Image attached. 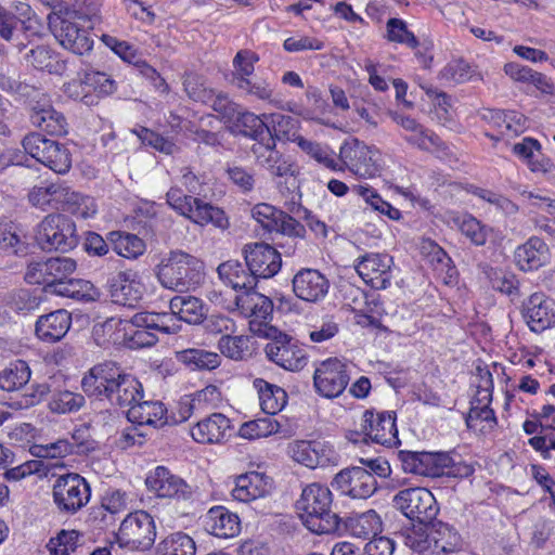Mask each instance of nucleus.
I'll return each mask as SVG.
<instances>
[{
  "mask_svg": "<svg viewBox=\"0 0 555 555\" xmlns=\"http://www.w3.org/2000/svg\"><path fill=\"white\" fill-rule=\"evenodd\" d=\"M28 243L17 233L12 222H0V250L8 256H25L28 253Z\"/></svg>",
  "mask_w": 555,
  "mask_h": 555,
  "instance_id": "a18cd8bd",
  "label": "nucleus"
},
{
  "mask_svg": "<svg viewBox=\"0 0 555 555\" xmlns=\"http://www.w3.org/2000/svg\"><path fill=\"white\" fill-rule=\"evenodd\" d=\"M358 194L369 204L373 210L387 216L391 220H398L401 217L399 209L392 207L388 202L384 201L380 195L367 186H358Z\"/></svg>",
  "mask_w": 555,
  "mask_h": 555,
  "instance_id": "e2e57ef3",
  "label": "nucleus"
},
{
  "mask_svg": "<svg viewBox=\"0 0 555 555\" xmlns=\"http://www.w3.org/2000/svg\"><path fill=\"white\" fill-rule=\"evenodd\" d=\"M76 269L77 263L73 258L51 257L29 262L24 280L28 284L43 285L46 292L54 294L60 284L73 275Z\"/></svg>",
  "mask_w": 555,
  "mask_h": 555,
  "instance_id": "423d86ee",
  "label": "nucleus"
},
{
  "mask_svg": "<svg viewBox=\"0 0 555 555\" xmlns=\"http://www.w3.org/2000/svg\"><path fill=\"white\" fill-rule=\"evenodd\" d=\"M70 324V313L64 309H60L41 315L36 322L35 332L40 340L55 343L66 335Z\"/></svg>",
  "mask_w": 555,
  "mask_h": 555,
  "instance_id": "b1692460",
  "label": "nucleus"
},
{
  "mask_svg": "<svg viewBox=\"0 0 555 555\" xmlns=\"http://www.w3.org/2000/svg\"><path fill=\"white\" fill-rule=\"evenodd\" d=\"M246 267L258 279L274 276L282 267L281 254L267 243L247 244L243 248Z\"/></svg>",
  "mask_w": 555,
  "mask_h": 555,
  "instance_id": "4468645a",
  "label": "nucleus"
},
{
  "mask_svg": "<svg viewBox=\"0 0 555 555\" xmlns=\"http://www.w3.org/2000/svg\"><path fill=\"white\" fill-rule=\"evenodd\" d=\"M364 434L363 441L372 442L391 448L400 443L396 426V414L393 412H374L366 410L363 413Z\"/></svg>",
  "mask_w": 555,
  "mask_h": 555,
  "instance_id": "ddd939ff",
  "label": "nucleus"
},
{
  "mask_svg": "<svg viewBox=\"0 0 555 555\" xmlns=\"http://www.w3.org/2000/svg\"><path fill=\"white\" fill-rule=\"evenodd\" d=\"M54 140L48 139L44 135L33 132L27 134L22 145L27 154H29L36 160L42 163L43 158H47L49 149L52 146Z\"/></svg>",
  "mask_w": 555,
  "mask_h": 555,
  "instance_id": "774afa93",
  "label": "nucleus"
},
{
  "mask_svg": "<svg viewBox=\"0 0 555 555\" xmlns=\"http://www.w3.org/2000/svg\"><path fill=\"white\" fill-rule=\"evenodd\" d=\"M88 88L98 92L100 95H109L116 90V82L107 74L98 70H86L79 82H72L67 85L66 92L70 96L79 98L80 93L78 88Z\"/></svg>",
  "mask_w": 555,
  "mask_h": 555,
  "instance_id": "473e14b6",
  "label": "nucleus"
},
{
  "mask_svg": "<svg viewBox=\"0 0 555 555\" xmlns=\"http://www.w3.org/2000/svg\"><path fill=\"white\" fill-rule=\"evenodd\" d=\"M387 39L391 42L404 43L408 47L415 49L418 46V40L408 29L404 21L400 18H389L386 24Z\"/></svg>",
  "mask_w": 555,
  "mask_h": 555,
  "instance_id": "338daca9",
  "label": "nucleus"
},
{
  "mask_svg": "<svg viewBox=\"0 0 555 555\" xmlns=\"http://www.w3.org/2000/svg\"><path fill=\"white\" fill-rule=\"evenodd\" d=\"M183 87L191 100L203 104L209 103V94L212 89L206 86V81L202 76L194 73L185 74Z\"/></svg>",
  "mask_w": 555,
  "mask_h": 555,
  "instance_id": "69168bd1",
  "label": "nucleus"
},
{
  "mask_svg": "<svg viewBox=\"0 0 555 555\" xmlns=\"http://www.w3.org/2000/svg\"><path fill=\"white\" fill-rule=\"evenodd\" d=\"M254 386L258 390L261 410L268 415L280 412L287 402L286 391L262 378H256Z\"/></svg>",
  "mask_w": 555,
  "mask_h": 555,
  "instance_id": "e433bc0d",
  "label": "nucleus"
},
{
  "mask_svg": "<svg viewBox=\"0 0 555 555\" xmlns=\"http://www.w3.org/2000/svg\"><path fill=\"white\" fill-rule=\"evenodd\" d=\"M429 540L431 541V551L434 554L451 553L460 543V535L455 529L444 522L438 521L430 524Z\"/></svg>",
  "mask_w": 555,
  "mask_h": 555,
  "instance_id": "79ce46f5",
  "label": "nucleus"
},
{
  "mask_svg": "<svg viewBox=\"0 0 555 555\" xmlns=\"http://www.w3.org/2000/svg\"><path fill=\"white\" fill-rule=\"evenodd\" d=\"M341 528L356 538H375L377 532L380 531L382 520L375 511L370 509L364 513L349 516L344 525H341Z\"/></svg>",
  "mask_w": 555,
  "mask_h": 555,
  "instance_id": "f704fd0d",
  "label": "nucleus"
},
{
  "mask_svg": "<svg viewBox=\"0 0 555 555\" xmlns=\"http://www.w3.org/2000/svg\"><path fill=\"white\" fill-rule=\"evenodd\" d=\"M204 526L207 532L223 539L236 537L241 532L238 516L223 506L211 507L204 518Z\"/></svg>",
  "mask_w": 555,
  "mask_h": 555,
  "instance_id": "5701e85b",
  "label": "nucleus"
},
{
  "mask_svg": "<svg viewBox=\"0 0 555 555\" xmlns=\"http://www.w3.org/2000/svg\"><path fill=\"white\" fill-rule=\"evenodd\" d=\"M190 220L201 225L211 223L222 230L229 227V219L225 212L221 208L206 203L201 198L195 202V207L192 215H190Z\"/></svg>",
  "mask_w": 555,
  "mask_h": 555,
  "instance_id": "c03bdc74",
  "label": "nucleus"
},
{
  "mask_svg": "<svg viewBox=\"0 0 555 555\" xmlns=\"http://www.w3.org/2000/svg\"><path fill=\"white\" fill-rule=\"evenodd\" d=\"M56 205L57 208H61L63 211L82 219L91 218L96 214L94 198L76 192L63 184H61V190L59 194H56Z\"/></svg>",
  "mask_w": 555,
  "mask_h": 555,
  "instance_id": "393cba45",
  "label": "nucleus"
},
{
  "mask_svg": "<svg viewBox=\"0 0 555 555\" xmlns=\"http://www.w3.org/2000/svg\"><path fill=\"white\" fill-rule=\"evenodd\" d=\"M250 151L256 164L269 171L272 177L285 179L294 177L295 165L276 150V143L272 137L261 143H254Z\"/></svg>",
  "mask_w": 555,
  "mask_h": 555,
  "instance_id": "dca6fc26",
  "label": "nucleus"
},
{
  "mask_svg": "<svg viewBox=\"0 0 555 555\" xmlns=\"http://www.w3.org/2000/svg\"><path fill=\"white\" fill-rule=\"evenodd\" d=\"M293 292L297 298L307 302L322 300L330 288L327 278L319 270L304 268L292 280Z\"/></svg>",
  "mask_w": 555,
  "mask_h": 555,
  "instance_id": "a211bd4d",
  "label": "nucleus"
},
{
  "mask_svg": "<svg viewBox=\"0 0 555 555\" xmlns=\"http://www.w3.org/2000/svg\"><path fill=\"white\" fill-rule=\"evenodd\" d=\"M159 315L156 313L139 312L135 313L129 321L118 320L119 325H124L125 331L142 330V328H157L164 333H175L177 327H170L164 322L158 323Z\"/></svg>",
  "mask_w": 555,
  "mask_h": 555,
  "instance_id": "864d4df0",
  "label": "nucleus"
},
{
  "mask_svg": "<svg viewBox=\"0 0 555 555\" xmlns=\"http://www.w3.org/2000/svg\"><path fill=\"white\" fill-rule=\"evenodd\" d=\"M465 422L469 429L487 433L495 427L496 417L494 411L490 406L476 405L475 402H472V406Z\"/></svg>",
  "mask_w": 555,
  "mask_h": 555,
  "instance_id": "3c124183",
  "label": "nucleus"
},
{
  "mask_svg": "<svg viewBox=\"0 0 555 555\" xmlns=\"http://www.w3.org/2000/svg\"><path fill=\"white\" fill-rule=\"evenodd\" d=\"M217 272L220 280L235 291L244 289L245 293H249L257 285L256 278L249 268L246 269L238 260H228L220 263Z\"/></svg>",
  "mask_w": 555,
  "mask_h": 555,
  "instance_id": "c756f323",
  "label": "nucleus"
},
{
  "mask_svg": "<svg viewBox=\"0 0 555 555\" xmlns=\"http://www.w3.org/2000/svg\"><path fill=\"white\" fill-rule=\"evenodd\" d=\"M83 404L82 395L64 390L53 395L49 408L54 413L65 414L78 411Z\"/></svg>",
  "mask_w": 555,
  "mask_h": 555,
  "instance_id": "052dcab7",
  "label": "nucleus"
},
{
  "mask_svg": "<svg viewBox=\"0 0 555 555\" xmlns=\"http://www.w3.org/2000/svg\"><path fill=\"white\" fill-rule=\"evenodd\" d=\"M154 518L145 511L129 513L119 526L116 541L120 547L150 550L156 539Z\"/></svg>",
  "mask_w": 555,
  "mask_h": 555,
  "instance_id": "0eeeda50",
  "label": "nucleus"
},
{
  "mask_svg": "<svg viewBox=\"0 0 555 555\" xmlns=\"http://www.w3.org/2000/svg\"><path fill=\"white\" fill-rule=\"evenodd\" d=\"M331 490L321 483L307 485L295 507L304 525L313 533L330 534L341 530V519L332 511Z\"/></svg>",
  "mask_w": 555,
  "mask_h": 555,
  "instance_id": "f03ea898",
  "label": "nucleus"
},
{
  "mask_svg": "<svg viewBox=\"0 0 555 555\" xmlns=\"http://www.w3.org/2000/svg\"><path fill=\"white\" fill-rule=\"evenodd\" d=\"M154 273L163 287L184 293L204 283L205 263L189 253L176 249L160 259Z\"/></svg>",
  "mask_w": 555,
  "mask_h": 555,
  "instance_id": "7ed1b4c3",
  "label": "nucleus"
},
{
  "mask_svg": "<svg viewBox=\"0 0 555 555\" xmlns=\"http://www.w3.org/2000/svg\"><path fill=\"white\" fill-rule=\"evenodd\" d=\"M297 145L306 152L310 157L322 164L326 168L336 170L337 162L333 156V152L318 142L309 141L304 137L299 139Z\"/></svg>",
  "mask_w": 555,
  "mask_h": 555,
  "instance_id": "0e129e2a",
  "label": "nucleus"
},
{
  "mask_svg": "<svg viewBox=\"0 0 555 555\" xmlns=\"http://www.w3.org/2000/svg\"><path fill=\"white\" fill-rule=\"evenodd\" d=\"M42 163L56 173H66L72 167V154L62 143L54 141Z\"/></svg>",
  "mask_w": 555,
  "mask_h": 555,
  "instance_id": "6e6d98bb",
  "label": "nucleus"
},
{
  "mask_svg": "<svg viewBox=\"0 0 555 555\" xmlns=\"http://www.w3.org/2000/svg\"><path fill=\"white\" fill-rule=\"evenodd\" d=\"M36 241L42 250L66 253L79 242L75 222L66 215L50 214L38 224Z\"/></svg>",
  "mask_w": 555,
  "mask_h": 555,
  "instance_id": "39448f33",
  "label": "nucleus"
},
{
  "mask_svg": "<svg viewBox=\"0 0 555 555\" xmlns=\"http://www.w3.org/2000/svg\"><path fill=\"white\" fill-rule=\"evenodd\" d=\"M392 257L388 254H365L358 258L356 270L375 289H386L392 279Z\"/></svg>",
  "mask_w": 555,
  "mask_h": 555,
  "instance_id": "2eb2a0df",
  "label": "nucleus"
},
{
  "mask_svg": "<svg viewBox=\"0 0 555 555\" xmlns=\"http://www.w3.org/2000/svg\"><path fill=\"white\" fill-rule=\"evenodd\" d=\"M107 288L112 301L124 307L134 308L143 297V286L131 270L112 275L107 280Z\"/></svg>",
  "mask_w": 555,
  "mask_h": 555,
  "instance_id": "f3484780",
  "label": "nucleus"
},
{
  "mask_svg": "<svg viewBox=\"0 0 555 555\" xmlns=\"http://www.w3.org/2000/svg\"><path fill=\"white\" fill-rule=\"evenodd\" d=\"M169 308L173 315L189 324H199L206 315L203 301L190 295L175 296L169 302Z\"/></svg>",
  "mask_w": 555,
  "mask_h": 555,
  "instance_id": "c9c22d12",
  "label": "nucleus"
},
{
  "mask_svg": "<svg viewBox=\"0 0 555 555\" xmlns=\"http://www.w3.org/2000/svg\"><path fill=\"white\" fill-rule=\"evenodd\" d=\"M504 73L514 81L534 86L542 93L552 94L554 91V85L550 78L519 63H506Z\"/></svg>",
  "mask_w": 555,
  "mask_h": 555,
  "instance_id": "72a5a7b5",
  "label": "nucleus"
},
{
  "mask_svg": "<svg viewBox=\"0 0 555 555\" xmlns=\"http://www.w3.org/2000/svg\"><path fill=\"white\" fill-rule=\"evenodd\" d=\"M52 496L61 513L74 515L90 501L91 488L82 476L68 473L56 478Z\"/></svg>",
  "mask_w": 555,
  "mask_h": 555,
  "instance_id": "1a4fd4ad",
  "label": "nucleus"
},
{
  "mask_svg": "<svg viewBox=\"0 0 555 555\" xmlns=\"http://www.w3.org/2000/svg\"><path fill=\"white\" fill-rule=\"evenodd\" d=\"M54 295L90 301L95 299L98 292L91 282L82 279H74L70 275L60 284Z\"/></svg>",
  "mask_w": 555,
  "mask_h": 555,
  "instance_id": "49530a36",
  "label": "nucleus"
},
{
  "mask_svg": "<svg viewBox=\"0 0 555 555\" xmlns=\"http://www.w3.org/2000/svg\"><path fill=\"white\" fill-rule=\"evenodd\" d=\"M166 413L167 409L159 401L139 400V402L127 410V418L132 424H138L139 426L150 425L158 427L169 423Z\"/></svg>",
  "mask_w": 555,
  "mask_h": 555,
  "instance_id": "c85d7f7f",
  "label": "nucleus"
},
{
  "mask_svg": "<svg viewBox=\"0 0 555 555\" xmlns=\"http://www.w3.org/2000/svg\"><path fill=\"white\" fill-rule=\"evenodd\" d=\"M81 388L89 397L128 410L143 398L142 384L115 362L94 365L82 378Z\"/></svg>",
  "mask_w": 555,
  "mask_h": 555,
  "instance_id": "f257e3e1",
  "label": "nucleus"
},
{
  "mask_svg": "<svg viewBox=\"0 0 555 555\" xmlns=\"http://www.w3.org/2000/svg\"><path fill=\"white\" fill-rule=\"evenodd\" d=\"M107 240L113 250L127 259H137L146 248L141 237L128 232L112 231L107 234Z\"/></svg>",
  "mask_w": 555,
  "mask_h": 555,
  "instance_id": "58836bf2",
  "label": "nucleus"
},
{
  "mask_svg": "<svg viewBox=\"0 0 555 555\" xmlns=\"http://www.w3.org/2000/svg\"><path fill=\"white\" fill-rule=\"evenodd\" d=\"M0 89L7 93L30 96L35 88L20 80V75L14 68H2L0 72Z\"/></svg>",
  "mask_w": 555,
  "mask_h": 555,
  "instance_id": "680f3d73",
  "label": "nucleus"
},
{
  "mask_svg": "<svg viewBox=\"0 0 555 555\" xmlns=\"http://www.w3.org/2000/svg\"><path fill=\"white\" fill-rule=\"evenodd\" d=\"M220 352L234 361H242L251 354L249 350V338L244 335H222L218 341Z\"/></svg>",
  "mask_w": 555,
  "mask_h": 555,
  "instance_id": "09e8293b",
  "label": "nucleus"
},
{
  "mask_svg": "<svg viewBox=\"0 0 555 555\" xmlns=\"http://www.w3.org/2000/svg\"><path fill=\"white\" fill-rule=\"evenodd\" d=\"M392 502L405 517L423 526H429L439 513L436 498L423 487L400 490Z\"/></svg>",
  "mask_w": 555,
  "mask_h": 555,
  "instance_id": "6e6552de",
  "label": "nucleus"
},
{
  "mask_svg": "<svg viewBox=\"0 0 555 555\" xmlns=\"http://www.w3.org/2000/svg\"><path fill=\"white\" fill-rule=\"evenodd\" d=\"M332 487L352 499H367L377 490V481L366 468L351 466L336 474Z\"/></svg>",
  "mask_w": 555,
  "mask_h": 555,
  "instance_id": "9b49d317",
  "label": "nucleus"
},
{
  "mask_svg": "<svg viewBox=\"0 0 555 555\" xmlns=\"http://www.w3.org/2000/svg\"><path fill=\"white\" fill-rule=\"evenodd\" d=\"M404 140L417 149L430 153L444 151L447 149L438 135L425 129L423 126H421L418 130L411 132V134L405 135Z\"/></svg>",
  "mask_w": 555,
  "mask_h": 555,
  "instance_id": "13d9d810",
  "label": "nucleus"
},
{
  "mask_svg": "<svg viewBox=\"0 0 555 555\" xmlns=\"http://www.w3.org/2000/svg\"><path fill=\"white\" fill-rule=\"evenodd\" d=\"M297 120L291 116L282 114L271 115L270 128L271 135L276 143L279 141H292L298 143L302 138L297 130Z\"/></svg>",
  "mask_w": 555,
  "mask_h": 555,
  "instance_id": "8fccbe9b",
  "label": "nucleus"
},
{
  "mask_svg": "<svg viewBox=\"0 0 555 555\" xmlns=\"http://www.w3.org/2000/svg\"><path fill=\"white\" fill-rule=\"evenodd\" d=\"M554 307V301L542 293H534L527 299L522 315L532 332L541 333L555 324Z\"/></svg>",
  "mask_w": 555,
  "mask_h": 555,
  "instance_id": "6ab92c4d",
  "label": "nucleus"
},
{
  "mask_svg": "<svg viewBox=\"0 0 555 555\" xmlns=\"http://www.w3.org/2000/svg\"><path fill=\"white\" fill-rule=\"evenodd\" d=\"M461 233L470 240L476 246H482L488 238L485 225L472 215H464L454 219Z\"/></svg>",
  "mask_w": 555,
  "mask_h": 555,
  "instance_id": "4d7b16f0",
  "label": "nucleus"
},
{
  "mask_svg": "<svg viewBox=\"0 0 555 555\" xmlns=\"http://www.w3.org/2000/svg\"><path fill=\"white\" fill-rule=\"evenodd\" d=\"M250 331L270 341L264 347L267 358L287 371H299L307 364V356L297 341L270 324L251 322Z\"/></svg>",
  "mask_w": 555,
  "mask_h": 555,
  "instance_id": "20e7f679",
  "label": "nucleus"
},
{
  "mask_svg": "<svg viewBox=\"0 0 555 555\" xmlns=\"http://www.w3.org/2000/svg\"><path fill=\"white\" fill-rule=\"evenodd\" d=\"M176 358L191 370L217 369L221 363V358L217 352L203 348H190L176 352Z\"/></svg>",
  "mask_w": 555,
  "mask_h": 555,
  "instance_id": "ea45409f",
  "label": "nucleus"
},
{
  "mask_svg": "<svg viewBox=\"0 0 555 555\" xmlns=\"http://www.w3.org/2000/svg\"><path fill=\"white\" fill-rule=\"evenodd\" d=\"M453 459L447 452H417V475L440 477L450 472Z\"/></svg>",
  "mask_w": 555,
  "mask_h": 555,
  "instance_id": "a19ab883",
  "label": "nucleus"
},
{
  "mask_svg": "<svg viewBox=\"0 0 555 555\" xmlns=\"http://www.w3.org/2000/svg\"><path fill=\"white\" fill-rule=\"evenodd\" d=\"M235 305L242 312L253 319L249 322L269 324L267 320L273 311V304L270 298L263 296L254 289L235 297Z\"/></svg>",
  "mask_w": 555,
  "mask_h": 555,
  "instance_id": "7c9ffc66",
  "label": "nucleus"
},
{
  "mask_svg": "<svg viewBox=\"0 0 555 555\" xmlns=\"http://www.w3.org/2000/svg\"><path fill=\"white\" fill-rule=\"evenodd\" d=\"M349 375L346 364L333 358L322 361L313 374V385L317 392L325 398L338 397L347 387Z\"/></svg>",
  "mask_w": 555,
  "mask_h": 555,
  "instance_id": "f8f14e48",
  "label": "nucleus"
},
{
  "mask_svg": "<svg viewBox=\"0 0 555 555\" xmlns=\"http://www.w3.org/2000/svg\"><path fill=\"white\" fill-rule=\"evenodd\" d=\"M230 122L241 134L253 139L255 143H261L272 137L270 126L260 116L242 111L241 107Z\"/></svg>",
  "mask_w": 555,
  "mask_h": 555,
  "instance_id": "2f4dec72",
  "label": "nucleus"
},
{
  "mask_svg": "<svg viewBox=\"0 0 555 555\" xmlns=\"http://www.w3.org/2000/svg\"><path fill=\"white\" fill-rule=\"evenodd\" d=\"M50 30L62 47L75 54L83 55L92 50L93 38L89 30L80 27L76 21H69Z\"/></svg>",
  "mask_w": 555,
  "mask_h": 555,
  "instance_id": "412c9836",
  "label": "nucleus"
},
{
  "mask_svg": "<svg viewBox=\"0 0 555 555\" xmlns=\"http://www.w3.org/2000/svg\"><path fill=\"white\" fill-rule=\"evenodd\" d=\"M280 424L271 416L244 423L238 430L242 438L256 439L268 437L279 430Z\"/></svg>",
  "mask_w": 555,
  "mask_h": 555,
  "instance_id": "5fc2aeb1",
  "label": "nucleus"
},
{
  "mask_svg": "<svg viewBox=\"0 0 555 555\" xmlns=\"http://www.w3.org/2000/svg\"><path fill=\"white\" fill-rule=\"evenodd\" d=\"M238 90L261 101L272 102L274 89L270 81L262 78L238 77L233 83Z\"/></svg>",
  "mask_w": 555,
  "mask_h": 555,
  "instance_id": "603ef678",
  "label": "nucleus"
},
{
  "mask_svg": "<svg viewBox=\"0 0 555 555\" xmlns=\"http://www.w3.org/2000/svg\"><path fill=\"white\" fill-rule=\"evenodd\" d=\"M442 79L454 83H463L473 80L475 77L480 79L475 69L463 60H453L449 62L440 72Z\"/></svg>",
  "mask_w": 555,
  "mask_h": 555,
  "instance_id": "bf43d9fd",
  "label": "nucleus"
},
{
  "mask_svg": "<svg viewBox=\"0 0 555 555\" xmlns=\"http://www.w3.org/2000/svg\"><path fill=\"white\" fill-rule=\"evenodd\" d=\"M159 555H195L193 539L183 532H176L164 539L158 545Z\"/></svg>",
  "mask_w": 555,
  "mask_h": 555,
  "instance_id": "de8ad7c7",
  "label": "nucleus"
},
{
  "mask_svg": "<svg viewBox=\"0 0 555 555\" xmlns=\"http://www.w3.org/2000/svg\"><path fill=\"white\" fill-rule=\"evenodd\" d=\"M235 486L231 490L234 500L240 502H250L270 493L272 489V479L258 472H248L235 478Z\"/></svg>",
  "mask_w": 555,
  "mask_h": 555,
  "instance_id": "4be33fe9",
  "label": "nucleus"
},
{
  "mask_svg": "<svg viewBox=\"0 0 555 555\" xmlns=\"http://www.w3.org/2000/svg\"><path fill=\"white\" fill-rule=\"evenodd\" d=\"M145 483L150 491L159 498L188 499L191 487L180 477L171 474L166 467L158 466L147 476Z\"/></svg>",
  "mask_w": 555,
  "mask_h": 555,
  "instance_id": "aec40b11",
  "label": "nucleus"
},
{
  "mask_svg": "<svg viewBox=\"0 0 555 555\" xmlns=\"http://www.w3.org/2000/svg\"><path fill=\"white\" fill-rule=\"evenodd\" d=\"M30 369L23 360L9 363L0 371V389L4 391L21 390L30 379Z\"/></svg>",
  "mask_w": 555,
  "mask_h": 555,
  "instance_id": "37998d69",
  "label": "nucleus"
},
{
  "mask_svg": "<svg viewBox=\"0 0 555 555\" xmlns=\"http://www.w3.org/2000/svg\"><path fill=\"white\" fill-rule=\"evenodd\" d=\"M229 429L230 420L221 413H212L191 429V436L198 443H219Z\"/></svg>",
  "mask_w": 555,
  "mask_h": 555,
  "instance_id": "bb28decb",
  "label": "nucleus"
},
{
  "mask_svg": "<svg viewBox=\"0 0 555 555\" xmlns=\"http://www.w3.org/2000/svg\"><path fill=\"white\" fill-rule=\"evenodd\" d=\"M515 259L522 271L538 270L550 260L548 247L542 238L532 236L516 249Z\"/></svg>",
  "mask_w": 555,
  "mask_h": 555,
  "instance_id": "a878e982",
  "label": "nucleus"
},
{
  "mask_svg": "<svg viewBox=\"0 0 555 555\" xmlns=\"http://www.w3.org/2000/svg\"><path fill=\"white\" fill-rule=\"evenodd\" d=\"M379 151L358 139L346 141L339 151V160L354 175L372 178L380 172Z\"/></svg>",
  "mask_w": 555,
  "mask_h": 555,
  "instance_id": "9d476101",
  "label": "nucleus"
},
{
  "mask_svg": "<svg viewBox=\"0 0 555 555\" xmlns=\"http://www.w3.org/2000/svg\"><path fill=\"white\" fill-rule=\"evenodd\" d=\"M128 495L119 489H108L102 495L101 505L91 513L94 520H99L101 528L114 524L115 516L127 509Z\"/></svg>",
  "mask_w": 555,
  "mask_h": 555,
  "instance_id": "cd10ccee",
  "label": "nucleus"
},
{
  "mask_svg": "<svg viewBox=\"0 0 555 555\" xmlns=\"http://www.w3.org/2000/svg\"><path fill=\"white\" fill-rule=\"evenodd\" d=\"M30 121L35 127L53 135H62L67 132L66 118L52 106L34 107L30 114Z\"/></svg>",
  "mask_w": 555,
  "mask_h": 555,
  "instance_id": "4c0bfd02",
  "label": "nucleus"
}]
</instances>
